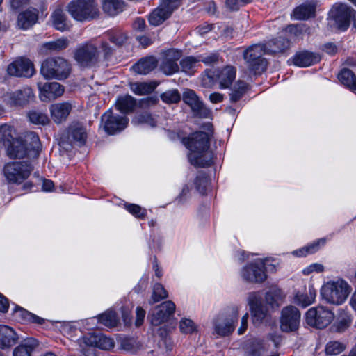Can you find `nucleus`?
<instances>
[{"instance_id":"nucleus-42","label":"nucleus","mask_w":356,"mask_h":356,"mask_svg":"<svg viewBox=\"0 0 356 356\" xmlns=\"http://www.w3.org/2000/svg\"><path fill=\"white\" fill-rule=\"evenodd\" d=\"M124 3L122 0H102L103 10L110 16H115L122 12Z\"/></svg>"},{"instance_id":"nucleus-30","label":"nucleus","mask_w":356,"mask_h":356,"mask_svg":"<svg viewBox=\"0 0 356 356\" xmlns=\"http://www.w3.org/2000/svg\"><path fill=\"white\" fill-rule=\"evenodd\" d=\"M267 54H274L284 53L290 47V41L282 36L269 40L264 44Z\"/></svg>"},{"instance_id":"nucleus-54","label":"nucleus","mask_w":356,"mask_h":356,"mask_svg":"<svg viewBox=\"0 0 356 356\" xmlns=\"http://www.w3.org/2000/svg\"><path fill=\"white\" fill-rule=\"evenodd\" d=\"M168 297V293L160 283L154 285L152 299L153 302H157Z\"/></svg>"},{"instance_id":"nucleus-46","label":"nucleus","mask_w":356,"mask_h":356,"mask_svg":"<svg viewBox=\"0 0 356 356\" xmlns=\"http://www.w3.org/2000/svg\"><path fill=\"white\" fill-rule=\"evenodd\" d=\"M97 320L98 322L108 327L116 326L118 322L117 314L113 311H108L99 315Z\"/></svg>"},{"instance_id":"nucleus-55","label":"nucleus","mask_w":356,"mask_h":356,"mask_svg":"<svg viewBox=\"0 0 356 356\" xmlns=\"http://www.w3.org/2000/svg\"><path fill=\"white\" fill-rule=\"evenodd\" d=\"M125 209L134 216L138 218H144L147 214L145 209L135 204H126Z\"/></svg>"},{"instance_id":"nucleus-50","label":"nucleus","mask_w":356,"mask_h":356,"mask_svg":"<svg viewBox=\"0 0 356 356\" xmlns=\"http://www.w3.org/2000/svg\"><path fill=\"white\" fill-rule=\"evenodd\" d=\"M28 118L29 121L35 124L45 125L49 122V118L46 114L37 111H29Z\"/></svg>"},{"instance_id":"nucleus-29","label":"nucleus","mask_w":356,"mask_h":356,"mask_svg":"<svg viewBox=\"0 0 356 356\" xmlns=\"http://www.w3.org/2000/svg\"><path fill=\"white\" fill-rule=\"evenodd\" d=\"M71 110V104L67 102L54 104L50 107L51 118L57 124L65 120Z\"/></svg>"},{"instance_id":"nucleus-12","label":"nucleus","mask_w":356,"mask_h":356,"mask_svg":"<svg viewBox=\"0 0 356 356\" xmlns=\"http://www.w3.org/2000/svg\"><path fill=\"white\" fill-rule=\"evenodd\" d=\"M242 278L250 283H261L267 278L265 270V262L257 259L254 262L248 264L241 270Z\"/></svg>"},{"instance_id":"nucleus-10","label":"nucleus","mask_w":356,"mask_h":356,"mask_svg":"<svg viewBox=\"0 0 356 356\" xmlns=\"http://www.w3.org/2000/svg\"><path fill=\"white\" fill-rule=\"evenodd\" d=\"M33 170L29 162H11L4 166L3 172L9 182L22 183L30 176Z\"/></svg>"},{"instance_id":"nucleus-62","label":"nucleus","mask_w":356,"mask_h":356,"mask_svg":"<svg viewBox=\"0 0 356 356\" xmlns=\"http://www.w3.org/2000/svg\"><path fill=\"white\" fill-rule=\"evenodd\" d=\"M249 317L248 313H245L244 316L241 318V326L238 330V332L239 334H243L248 327V319Z\"/></svg>"},{"instance_id":"nucleus-22","label":"nucleus","mask_w":356,"mask_h":356,"mask_svg":"<svg viewBox=\"0 0 356 356\" xmlns=\"http://www.w3.org/2000/svg\"><path fill=\"white\" fill-rule=\"evenodd\" d=\"M172 3H164L162 0L160 6L149 15V22L153 26H159L170 17L172 12L179 6H173Z\"/></svg>"},{"instance_id":"nucleus-57","label":"nucleus","mask_w":356,"mask_h":356,"mask_svg":"<svg viewBox=\"0 0 356 356\" xmlns=\"http://www.w3.org/2000/svg\"><path fill=\"white\" fill-rule=\"evenodd\" d=\"M179 328L181 332L191 334L195 330L196 327L193 321L191 319L184 318L180 321Z\"/></svg>"},{"instance_id":"nucleus-43","label":"nucleus","mask_w":356,"mask_h":356,"mask_svg":"<svg viewBox=\"0 0 356 356\" xmlns=\"http://www.w3.org/2000/svg\"><path fill=\"white\" fill-rule=\"evenodd\" d=\"M106 38L104 40H109L116 46H122L127 41V37L126 34L119 29H114L108 31L106 35Z\"/></svg>"},{"instance_id":"nucleus-1","label":"nucleus","mask_w":356,"mask_h":356,"mask_svg":"<svg viewBox=\"0 0 356 356\" xmlns=\"http://www.w3.org/2000/svg\"><path fill=\"white\" fill-rule=\"evenodd\" d=\"M14 134L15 129L12 125L3 124L0 126V141L6 147L7 154L10 159L38 156L41 143L35 133L26 132L18 138H14Z\"/></svg>"},{"instance_id":"nucleus-34","label":"nucleus","mask_w":356,"mask_h":356,"mask_svg":"<svg viewBox=\"0 0 356 356\" xmlns=\"http://www.w3.org/2000/svg\"><path fill=\"white\" fill-rule=\"evenodd\" d=\"M136 100L131 95L118 97L115 102V108L122 113L127 114L134 111L136 106Z\"/></svg>"},{"instance_id":"nucleus-20","label":"nucleus","mask_w":356,"mask_h":356,"mask_svg":"<svg viewBox=\"0 0 356 356\" xmlns=\"http://www.w3.org/2000/svg\"><path fill=\"white\" fill-rule=\"evenodd\" d=\"M175 305L172 301H165L158 306L151 315L152 325L158 326L166 321L174 314Z\"/></svg>"},{"instance_id":"nucleus-16","label":"nucleus","mask_w":356,"mask_h":356,"mask_svg":"<svg viewBox=\"0 0 356 356\" xmlns=\"http://www.w3.org/2000/svg\"><path fill=\"white\" fill-rule=\"evenodd\" d=\"M300 321V312L294 306H288L282 310L280 328L283 332H289L298 329Z\"/></svg>"},{"instance_id":"nucleus-39","label":"nucleus","mask_w":356,"mask_h":356,"mask_svg":"<svg viewBox=\"0 0 356 356\" xmlns=\"http://www.w3.org/2000/svg\"><path fill=\"white\" fill-rule=\"evenodd\" d=\"M338 79L342 85L350 90H356V77L355 74L349 69H342L338 74Z\"/></svg>"},{"instance_id":"nucleus-60","label":"nucleus","mask_w":356,"mask_h":356,"mask_svg":"<svg viewBox=\"0 0 356 356\" xmlns=\"http://www.w3.org/2000/svg\"><path fill=\"white\" fill-rule=\"evenodd\" d=\"M324 267L323 265L319 264H312L304 268L302 273L304 275H308L313 272L321 273L323 271Z\"/></svg>"},{"instance_id":"nucleus-4","label":"nucleus","mask_w":356,"mask_h":356,"mask_svg":"<svg viewBox=\"0 0 356 356\" xmlns=\"http://www.w3.org/2000/svg\"><path fill=\"white\" fill-rule=\"evenodd\" d=\"M283 298V293L278 288H271L266 293V305L263 304L259 292L250 293L248 297V304L250 307L252 323L255 325H260L268 317L269 307L272 309L279 307Z\"/></svg>"},{"instance_id":"nucleus-47","label":"nucleus","mask_w":356,"mask_h":356,"mask_svg":"<svg viewBox=\"0 0 356 356\" xmlns=\"http://www.w3.org/2000/svg\"><path fill=\"white\" fill-rule=\"evenodd\" d=\"M346 348V345L339 341H329L325 348L327 355H337L343 352Z\"/></svg>"},{"instance_id":"nucleus-48","label":"nucleus","mask_w":356,"mask_h":356,"mask_svg":"<svg viewBox=\"0 0 356 356\" xmlns=\"http://www.w3.org/2000/svg\"><path fill=\"white\" fill-rule=\"evenodd\" d=\"M132 122L135 124H145L151 127L156 126L157 120L151 114L143 113L134 117Z\"/></svg>"},{"instance_id":"nucleus-64","label":"nucleus","mask_w":356,"mask_h":356,"mask_svg":"<svg viewBox=\"0 0 356 356\" xmlns=\"http://www.w3.org/2000/svg\"><path fill=\"white\" fill-rule=\"evenodd\" d=\"M189 191H190V189H189V187L187 186V185H185L182 190H181V193L179 194V195L177 197V201L178 202H183L184 200H186L187 197H188V195L189 193Z\"/></svg>"},{"instance_id":"nucleus-13","label":"nucleus","mask_w":356,"mask_h":356,"mask_svg":"<svg viewBox=\"0 0 356 356\" xmlns=\"http://www.w3.org/2000/svg\"><path fill=\"white\" fill-rule=\"evenodd\" d=\"M101 122L107 134H115L126 128L129 119L125 116L114 114L111 109H108L102 115Z\"/></svg>"},{"instance_id":"nucleus-21","label":"nucleus","mask_w":356,"mask_h":356,"mask_svg":"<svg viewBox=\"0 0 356 356\" xmlns=\"http://www.w3.org/2000/svg\"><path fill=\"white\" fill-rule=\"evenodd\" d=\"M40 98L43 102L51 101L63 95L64 88L57 82L38 83Z\"/></svg>"},{"instance_id":"nucleus-17","label":"nucleus","mask_w":356,"mask_h":356,"mask_svg":"<svg viewBox=\"0 0 356 356\" xmlns=\"http://www.w3.org/2000/svg\"><path fill=\"white\" fill-rule=\"evenodd\" d=\"M183 101L188 105L195 116L208 118L210 111L200 100L196 93L190 89H187L183 93Z\"/></svg>"},{"instance_id":"nucleus-61","label":"nucleus","mask_w":356,"mask_h":356,"mask_svg":"<svg viewBox=\"0 0 356 356\" xmlns=\"http://www.w3.org/2000/svg\"><path fill=\"white\" fill-rule=\"evenodd\" d=\"M145 316V311L140 307H137L136 308V322H135L136 326L139 327L143 324V323L144 321Z\"/></svg>"},{"instance_id":"nucleus-37","label":"nucleus","mask_w":356,"mask_h":356,"mask_svg":"<svg viewBox=\"0 0 356 356\" xmlns=\"http://www.w3.org/2000/svg\"><path fill=\"white\" fill-rule=\"evenodd\" d=\"M179 66L181 72L188 75H193L201 65L198 56H188L180 60Z\"/></svg>"},{"instance_id":"nucleus-24","label":"nucleus","mask_w":356,"mask_h":356,"mask_svg":"<svg viewBox=\"0 0 356 356\" xmlns=\"http://www.w3.org/2000/svg\"><path fill=\"white\" fill-rule=\"evenodd\" d=\"M84 343L90 347H97L102 350H110L115 346L113 339L102 334H90L84 337Z\"/></svg>"},{"instance_id":"nucleus-59","label":"nucleus","mask_w":356,"mask_h":356,"mask_svg":"<svg viewBox=\"0 0 356 356\" xmlns=\"http://www.w3.org/2000/svg\"><path fill=\"white\" fill-rule=\"evenodd\" d=\"M251 0H226V5L231 10H237Z\"/></svg>"},{"instance_id":"nucleus-23","label":"nucleus","mask_w":356,"mask_h":356,"mask_svg":"<svg viewBox=\"0 0 356 356\" xmlns=\"http://www.w3.org/2000/svg\"><path fill=\"white\" fill-rule=\"evenodd\" d=\"M67 138L70 143H74L79 146L85 144L87 134L85 127L79 122L72 123L67 131Z\"/></svg>"},{"instance_id":"nucleus-5","label":"nucleus","mask_w":356,"mask_h":356,"mask_svg":"<svg viewBox=\"0 0 356 356\" xmlns=\"http://www.w3.org/2000/svg\"><path fill=\"white\" fill-rule=\"evenodd\" d=\"M351 288L347 282L342 279L329 281L321 289L322 298L327 303L341 305L347 299Z\"/></svg>"},{"instance_id":"nucleus-40","label":"nucleus","mask_w":356,"mask_h":356,"mask_svg":"<svg viewBox=\"0 0 356 356\" xmlns=\"http://www.w3.org/2000/svg\"><path fill=\"white\" fill-rule=\"evenodd\" d=\"M38 344V341L35 339H26L14 349L13 356H31L32 351Z\"/></svg>"},{"instance_id":"nucleus-31","label":"nucleus","mask_w":356,"mask_h":356,"mask_svg":"<svg viewBox=\"0 0 356 356\" xmlns=\"http://www.w3.org/2000/svg\"><path fill=\"white\" fill-rule=\"evenodd\" d=\"M316 290L309 285L304 292H298L294 297V302L302 307H307L315 302Z\"/></svg>"},{"instance_id":"nucleus-15","label":"nucleus","mask_w":356,"mask_h":356,"mask_svg":"<svg viewBox=\"0 0 356 356\" xmlns=\"http://www.w3.org/2000/svg\"><path fill=\"white\" fill-rule=\"evenodd\" d=\"M351 15V8L344 3H335L329 13L330 17L334 21L338 29L342 31L349 27Z\"/></svg>"},{"instance_id":"nucleus-26","label":"nucleus","mask_w":356,"mask_h":356,"mask_svg":"<svg viewBox=\"0 0 356 356\" xmlns=\"http://www.w3.org/2000/svg\"><path fill=\"white\" fill-rule=\"evenodd\" d=\"M13 315L15 321L21 323H32L42 325L44 322V318L39 317L17 305L15 306Z\"/></svg>"},{"instance_id":"nucleus-58","label":"nucleus","mask_w":356,"mask_h":356,"mask_svg":"<svg viewBox=\"0 0 356 356\" xmlns=\"http://www.w3.org/2000/svg\"><path fill=\"white\" fill-rule=\"evenodd\" d=\"M159 98L156 96H151L141 99L138 103L139 107L145 108L158 103Z\"/></svg>"},{"instance_id":"nucleus-36","label":"nucleus","mask_w":356,"mask_h":356,"mask_svg":"<svg viewBox=\"0 0 356 356\" xmlns=\"http://www.w3.org/2000/svg\"><path fill=\"white\" fill-rule=\"evenodd\" d=\"M52 24L55 29L65 31L70 29V24L63 10L58 7L51 14Z\"/></svg>"},{"instance_id":"nucleus-35","label":"nucleus","mask_w":356,"mask_h":356,"mask_svg":"<svg viewBox=\"0 0 356 356\" xmlns=\"http://www.w3.org/2000/svg\"><path fill=\"white\" fill-rule=\"evenodd\" d=\"M38 17L36 10H26L19 14L17 17L18 26L22 29H28L36 23Z\"/></svg>"},{"instance_id":"nucleus-44","label":"nucleus","mask_w":356,"mask_h":356,"mask_svg":"<svg viewBox=\"0 0 356 356\" xmlns=\"http://www.w3.org/2000/svg\"><path fill=\"white\" fill-rule=\"evenodd\" d=\"M265 343L260 340H254L246 348V356H261L266 352Z\"/></svg>"},{"instance_id":"nucleus-2","label":"nucleus","mask_w":356,"mask_h":356,"mask_svg":"<svg viewBox=\"0 0 356 356\" xmlns=\"http://www.w3.org/2000/svg\"><path fill=\"white\" fill-rule=\"evenodd\" d=\"M207 131H196L183 138V143L190 150L188 160L195 167H209L213 163V153L210 150V140L213 136L212 124L202 126Z\"/></svg>"},{"instance_id":"nucleus-9","label":"nucleus","mask_w":356,"mask_h":356,"mask_svg":"<svg viewBox=\"0 0 356 356\" xmlns=\"http://www.w3.org/2000/svg\"><path fill=\"white\" fill-rule=\"evenodd\" d=\"M334 318V312L321 305L312 307L306 312L307 323L317 329H323L327 327L332 322Z\"/></svg>"},{"instance_id":"nucleus-51","label":"nucleus","mask_w":356,"mask_h":356,"mask_svg":"<svg viewBox=\"0 0 356 356\" xmlns=\"http://www.w3.org/2000/svg\"><path fill=\"white\" fill-rule=\"evenodd\" d=\"M69 45V41L67 38H59L54 41L46 42L44 47L51 51H60L66 49Z\"/></svg>"},{"instance_id":"nucleus-3","label":"nucleus","mask_w":356,"mask_h":356,"mask_svg":"<svg viewBox=\"0 0 356 356\" xmlns=\"http://www.w3.org/2000/svg\"><path fill=\"white\" fill-rule=\"evenodd\" d=\"M113 54V49L108 41L96 39L79 44L74 50V58L80 67L90 68L108 60Z\"/></svg>"},{"instance_id":"nucleus-49","label":"nucleus","mask_w":356,"mask_h":356,"mask_svg":"<svg viewBox=\"0 0 356 356\" xmlns=\"http://www.w3.org/2000/svg\"><path fill=\"white\" fill-rule=\"evenodd\" d=\"M247 89V84L244 81H238L234 85L230 94L232 102H238L244 95Z\"/></svg>"},{"instance_id":"nucleus-14","label":"nucleus","mask_w":356,"mask_h":356,"mask_svg":"<svg viewBox=\"0 0 356 356\" xmlns=\"http://www.w3.org/2000/svg\"><path fill=\"white\" fill-rule=\"evenodd\" d=\"M3 102L10 107H23L28 104L34 98L32 89L24 87L21 89L6 92L3 97Z\"/></svg>"},{"instance_id":"nucleus-19","label":"nucleus","mask_w":356,"mask_h":356,"mask_svg":"<svg viewBox=\"0 0 356 356\" xmlns=\"http://www.w3.org/2000/svg\"><path fill=\"white\" fill-rule=\"evenodd\" d=\"M233 316L232 318H224L218 316L213 322L214 330L219 336H226L232 333L234 330V323L237 321L238 308H233Z\"/></svg>"},{"instance_id":"nucleus-56","label":"nucleus","mask_w":356,"mask_h":356,"mask_svg":"<svg viewBox=\"0 0 356 356\" xmlns=\"http://www.w3.org/2000/svg\"><path fill=\"white\" fill-rule=\"evenodd\" d=\"M200 63H204L207 65H211L216 63L219 59V54L217 52H211L208 54L198 56Z\"/></svg>"},{"instance_id":"nucleus-11","label":"nucleus","mask_w":356,"mask_h":356,"mask_svg":"<svg viewBox=\"0 0 356 356\" xmlns=\"http://www.w3.org/2000/svg\"><path fill=\"white\" fill-rule=\"evenodd\" d=\"M182 56L181 50L170 49L162 54L158 61L159 70L165 75H172L179 70L178 61Z\"/></svg>"},{"instance_id":"nucleus-18","label":"nucleus","mask_w":356,"mask_h":356,"mask_svg":"<svg viewBox=\"0 0 356 356\" xmlns=\"http://www.w3.org/2000/svg\"><path fill=\"white\" fill-rule=\"evenodd\" d=\"M11 76L31 77L35 72L33 63L26 58H20L11 63L7 68Z\"/></svg>"},{"instance_id":"nucleus-25","label":"nucleus","mask_w":356,"mask_h":356,"mask_svg":"<svg viewBox=\"0 0 356 356\" xmlns=\"http://www.w3.org/2000/svg\"><path fill=\"white\" fill-rule=\"evenodd\" d=\"M316 3L314 1H307L296 7L293 12L294 19L305 20L315 15Z\"/></svg>"},{"instance_id":"nucleus-38","label":"nucleus","mask_w":356,"mask_h":356,"mask_svg":"<svg viewBox=\"0 0 356 356\" xmlns=\"http://www.w3.org/2000/svg\"><path fill=\"white\" fill-rule=\"evenodd\" d=\"M158 84L154 82H136L130 83V89L136 95L142 96L152 93Z\"/></svg>"},{"instance_id":"nucleus-52","label":"nucleus","mask_w":356,"mask_h":356,"mask_svg":"<svg viewBox=\"0 0 356 356\" xmlns=\"http://www.w3.org/2000/svg\"><path fill=\"white\" fill-rule=\"evenodd\" d=\"M161 100L166 104H176L181 99V95L177 89L169 90L161 95Z\"/></svg>"},{"instance_id":"nucleus-32","label":"nucleus","mask_w":356,"mask_h":356,"mask_svg":"<svg viewBox=\"0 0 356 356\" xmlns=\"http://www.w3.org/2000/svg\"><path fill=\"white\" fill-rule=\"evenodd\" d=\"M319 60L320 58L318 55L307 51L296 54L293 59L295 65L302 67L310 66Z\"/></svg>"},{"instance_id":"nucleus-45","label":"nucleus","mask_w":356,"mask_h":356,"mask_svg":"<svg viewBox=\"0 0 356 356\" xmlns=\"http://www.w3.org/2000/svg\"><path fill=\"white\" fill-rule=\"evenodd\" d=\"M325 243V239H320L317 242L293 251L292 254L296 257H305L308 254L317 252L319 249L320 245H323Z\"/></svg>"},{"instance_id":"nucleus-53","label":"nucleus","mask_w":356,"mask_h":356,"mask_svg":"<svg viewBox=\"0 0 356 356\" xmlns=\"http://www.w3.org/2000/svg\"><path fill=\"white\" fill-rule=\"evenodd\" d=\"M209 181V177L206 174L200 173L195 180V185L197 191L201 194H204L206 193Z\"/></svg>"},{"instance_id":"nucleus-27","label":"nucleus","mask_w":356,"mask_h":356,"mask_svg":"<svg viewBox=\"0 0 356 356\" xmlns=\"http://www.w3.org/2000/svg\"><path fill=\"white\" fill-rule=\"evenodd\" d=\"M19 339L17 334L10 327L0 325V348H10L17 343Z\"/></svg>"},{"instance_id":"nucleus-7","label":"nucleus","mask_w":356,"mask_h":356,"mask_svg":"<svg viewBox=\"0 0 356 356\" xmlns=\"http://www.w3.org/2000/svg\"><path fill=\"white\" fill-rule=\"evenodd\" d=\"M264 54H267L266 47L261 44L250 46L244 51L243 58L251 74L259 75L266 70L267 61L263 58Z\"/></svg>"},{"instance_id":"nucleus-41","label":"nucleus","mask_w":356,"mask_h":356,"mask_svg":"<svg viewBox=\"0 0 356 356\" xmlns=\"http://www.w3.org/2000/svg\"><path fill=\"white\" fill-rule=\"evenodd\" d=\"M236 78V70L234 67L227 66L223 68L219 75L218 81L221 88H229Z\"/></svg>"},{"instance_id":"nucleus-8","label":"nucleus","mask_w":356,"mask_h":356,"mask_svg":"<svg viewBox=\"0 0 356 356\" xmlns=\"http://www.w3.org/2000/svg\"><path fill=\"white\" fill-rule=\"evenodd\" d=\"M67 10L72 18L79 22L92 19L98 15L95 0H72L67 5Z\"/></svg>"},{"instance_id":"nucleus-33","label":"nucleus","mask_w":356,"mask_h":356,"mask_svg":"<svg viewBox=\"0 0 356 356\" xmlns=\"http://www.w3.org/2000/svg\"><path fill=\"white\" fill-rule=\"evenodd\" d=\"M351 323L352 318L348 310L341 308L338 310L337 316L333 327L336 332H343L350 326Z\"/></svg>"},{"instance_id":"nucleus-63","label":"nucleus","mask_w":356,"mask_h":356,"mask_svg":"<svg viewBox=\"0 0 356 356\" xmlns=\"http://www.w3.org/2000/svg\"><path fill=\"white\" fill-rule=\"evenodd\" d=\"M9 307L8 300L0 293V312L6 313Z\"/></svg>"},{"instance_id":"nucleus-6","label":"nucleus","mask_w":356,"mask_h":356,"mask_svg":"<svg viewBox=\"0 0 356 356\" xmlns=\"http://www.w3.org/2000/svg\"><path fill=\"white\" fill-rule=\"evenodd\" d=\"M70 71V64L61 57L47 58L42 62L40 68V73L46 79H65Z\"/></svg>"},{"instance_id":"nucleus-28","label":"nucleus","mask_w":356,"mask_h":356,"mask_svg":"<svg viewBox=\"0 0 356 356\" xmlns=\"http://www.w3.org/2000/svg\"><path fill=\"white\" fill-rule=\"evenodd\" d=\"M158 65V60L154 56H146L140 59L132 66L133 70L139 74L146 75Z\"/></svg>"}]
</instances>
